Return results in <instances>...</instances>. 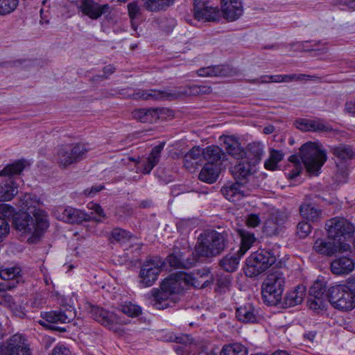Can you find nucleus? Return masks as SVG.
<instances>
[{"instance_id": "3c124183", "label": "nucleus", "mask_w": 355, "mask_h": 355, "mask_svg": "<svg viewBox=\"0 0 355 355\" xmlns=\"http://www.w3.org/2000/svg\"><path fill=\"white\" fill-rule=\"evenodd\" d=\"M327 286L322 281H315L309 290V297H326Z\"/></svg>"}, {"instance_id": "e433bc0d", "label": "nucleus", "mask_w": 355, "mask_h": 355, "mask_svg": "<svg viewBox=\"0 0 355 355\" xmlns=\"http://www.w3.org/2000/svg\"><path fill=\"white\" fill-rule=\"evenodd\" d=\"M172 293H169L168 291H165L161 288L160 290L153 288L150 291V295L153 297V306L157 309L167 308L169 305L168 301Z\"/></svg>"}, {"instance_id": "c85d7f7f", "label": "nucleus", "mask_w": 355, "mask_h": 355, "mask_svg": "<svg viewBox=\"0 0 355 355\" xmlns=\"http://www.w3.org/2000/svg\"><path fill=\"white\" fill-rule=\"evenodd\" d=\"M225 158L223 149L218 146L211 145L204 148V160L206 164H221Z\"/></svg>"}, {"instance_id": "f704fd0d", "label": "nucleus", "mask_w": 355, "mask_h": 355, "mask_svg": "<svg viewBox=\"0 0 355 355\" xmlns=\"http://www.w3.org/2000/svg\"><path fill=\"white\" fill-rule=\"evenodd\" d=\"M21 268L17 266L6 267L1 268L0 270V277L2 279L6 281L12 280V282L9 285H6V289H11L16 286L19 283V279L21 277Z\"/></svg>"}, {"instance_id": "72a5a7b5", "label": "nucleus", "mask_w": 355, "mask_h": 355, "mask_svg": "<svg viewBox=\"0 0 355 355\" xmlns=\"http://www.w3.org/2000/svg\"><path fill=\"white\" fill-rule=\"evenodd\" d=\"M300 212L304 218L313 223L319 222L322 218V210L311 202L302 204Z\"/></svg>"}, {"instance_id": "473e14b6", "label": "nucleus", "mask_w": 355, "mask_h": 355, "mask_svg": "<svg viewBox=\"0 0 355 355\" xmlns=\"http://www.w3.org/2000/svg\"><path fill=\"white\" fill-rule=\"evenodd\" d=\"M41 202L37 197L32 193H26L20 199L19 207L21 211H27L29 214L35 215V211L42 210L40 208Z\"/></svg>"}, {"instance_id": "393cba45", "label": "nucleus", "mask_w": 355, "mask_h": 355, "mask_svg": "<svg viewBox=\"0 0 355 355\" xmlns=\"http://www.w3.org/2000/svg\"><path fill=\"white\" fill-rule=\"evenodd\" d=\"M159 108H139L132 112V118L142 123H154L159 117Z\"/></svg>"}, {"instance_id": "39448f33", "label": "nucleus", "mask_w": 355, "mask_h": 355, "mask_svg": "<svg viewBox=\"0 0 355 355\" xmlns=\"http://www.w3.org/2000/svg\"><path fill=\"white\" fill-rule=\"evenodd\" d=\"M164 146V143L155 146L146 158L141 159L139 157L135 158L128 156L123 158L121 162L123 164L126 165L130 170H135L137 173L149 174L153 168L159 163Z\"/></svg>"}, {"instance_id": "864d4df0", "label": "nucleus", "mask_w": 355, "mask_h": 355, "mask_svg": "<svg viewBox=\"0 0 355 355\" xmlns=\"http://www.w3.org/2000/svg\"><path fill=\"white\" fill-rule=\"evenodd\" d=\"M19 5V0H0V16L14 12Z\"/></svg>"}, {"instance_id": "cd10ccee", "label": "nucleus", "mask_w": 355, "mask_h": 355, "mask_svg": "<svg viewBox=\"0 0 355 355\" xmlns=\"http://www.w3.org/2000/svg\"><path fill=\"white\" fill-rule=\"evenodd\" d=\"M354 269V261L349 257H342L336 259L331 263V270L336 275L349 274Z\"/></svg>"}, {"instance_id": "c756f323", "label": "nucleus", "mask_w": 355, "mask_h": 355, "mask_svg": "<svg viewBox=\"0 0 355 355\" xmlns=\"http://www.w3.org/2000/svg\"><path fill=\"white\" fill-rule=\"evenodd\" d=\"M241 184L238 182L227 184L222 187L221 193L228 200L239 202L245 196Z\"/></svg>"}, {"instance_id": "de8ad7c7", "label": "nucleus", "mask_w": 355, "mask_h": 355, "mask_svg": "<svg viewBox=\"0 0 355 355\" xmlns=\"http://www.w3.org/2000/svg\"><path fill=\"white\" fill-rule=\"evenodd\" d=\"M241 246L238 251V254H241V256H243L246 252L251 248L252 244L254 243L256 239L254 234L245 232H241Z\"/></svg>"}, {"instance_id": "603ef678", "label": "nucleus", "mask_w": 355, "mask_h": 355, "mask_svg": "<svg viewBox=\"0 0 355 355\" xmlns=\"http://www.w3.org/2000/svg\"><path fill=\"white\" fill-rule=\"evenodd\" d=\"M132 235L129 232L121 228H115L112 231L111 238L114 241L121 245L129 242Z\"/></svg>"}, {"instance_id": "0eeeda50", "label": "nucleus", "mask_w": 355, "mask_h": 355, "mask_svg": "<svg viewBox=\"0 0 355 355\" xmlns=\"http://www.w3.org/2000/svg\"><path fill=\"white\" fill-rule=\"evenodd\" d=\"M90 149L89 145L85 143L60 146L57 150L56 162L60 167L67 168L85 158Z\"/></svg>"}, {"instance_id": "ddd939ff", "label": "nucleus", "mask_w": 355, "mask_h": 355, "mask_svg": "<svg viewBox=\"0 0 355 355\" xmlns=\"http://www.w3.org/2000/svg\"><path fill=\"white\" fill-rule=\"evenodd\" d=\"M43 320L39 322L43 326H46L45 322H48L49 328L53 330L59 331H64V328L58 327V324H65L71 322L75 316L76 313L73 308L60 309L58 311H51L49 312H44L41 313Z\"/></svg>"}, {"instance_id": "4c0bfd02", "label": "nucleus", "mask_w": 355, "mask_h": 355, "mask_svg": "<svg viewBox=\"0 0 355 355\" xmlns=\"http://www.w3.org/2000/svg\"><path fill=\"white\" fill-rule=\"evenodd\" d=\"M306 288L302 285H298L293 290L288 291L285 297L284 303L287 306H294L302 303Z\"/></svg>"}, {"instance_id": "ea45409f", "label": "nucleus", "mask_w": 355, "mask_h": 355, "mask_svg": "<svg viewBox=\"0 0 355 355\" xmlns=\"http://www.w3.org/2000/svg\"><path fill=\"white\" fill-rule=\"evenodd\" d=\"M196 279V285L198 287L205 288L213 284L214 278L213 275L211 274L210 270L207 268H204L198 270L193 275L190 274Z\"/></svg>"}, {"instance_id": "423d86ee", "label": "nucleus", "mask_w": 355, "mask_h": 355, "mask_svg": "<svg viewBox=\"0 0 355 355\" xmlns=\"http://www.w3.org/2000/svg\"><path fill=\"white\" fill-rule=\"evenodd\" d=\"M300 157L311 173H317L327 161L325 151L313 142H307L301 146Z\"/></svg>"}, {"instance_id": "a18cd8bd", "label": "nucleus", "mask_w": 355, "mask_h": 355, "mask_svg": "<svg viewBox=\"0 0 355 355\" xmlns=\"http://www.w3.org/2000/svg\"><path fill=\"white\" fill-rule=\"evenodd\" d=\"M220 355H248V349L243 345L235 343L224 345Z\"/></svg>"}, {"instance_id": "bf43d9fd", "label": "nucleus", "mask_w": 355, "mask_h": 355, "mask_svg": "<svg viewBox=\"0 0 355 355\" xmlns=\"http://www.w3.org/2000/svg\"><path fill=\"white\" fill-rule=\"evenodd\" d=\"M207 347V343L205 340H197L189 343V349L196 354L205 352Z\"/></svg>"}, {"instance_id": "20e7f679", "label": "nucleus", "mask_w": 355, "mask_h": 355, "mask_svg": "<svg viewBox=\"0 0 355 355\" xmlns=\"http://www.w3.org/2000/svg\"><path fill=\"white\" fill-rule=\"evenodd\" d=\"M285 277L279 271L270 273L261 286V295L263 302L270 306L277 305L282 300L284 290Z\"/></svg>"}, {"instance_id": "5fc2aeb1", "label": "nucleus", "mask_w": 355, "mask_h": 355, "mask_svg": "<svg viewBox=\"0 0 355 355\" xmlns=\"http://www.w3.org/2000/svg\"><path fill=\"white\" fill-rule=\"evenodd\" d=\"M162 93L156 90H142L132 94L135 99H159L162 97Z\"/></svg>"}, {"instance_id": "4be33fe9", "label": "nucleus", "mask_w": 355, "mask_h": 355, "mask_svg": "<svg viewBox=\"0 0 355 355\" xmlns=\"http://www.w3.org/2000/svg\"><path fill=\"white\" fill-rule=\"evenodd\" d=\"M284 221L283 214L279 211L274 212L265 222L263 231L268 236H276L281 231Z\"/></svg>"}, {"instance_id": "338daca9", "label": "nucleus", "mask_w": 355, "mask_h": 355, "mask_svg": "<svg viewBox=\"0 0 355 355\" xmlns=\"http://www.w3.org/2000/svg\"><path fill=\"white\" fill-rule=\"evenodd\" d=\"M261 218L257 214H250L246 218V225L250 227H256L261 224Z\"/></svg>"}, {"instance_id": "052dcab7", "label": "nucleus", "mask_w": 355, "mask_h": 355, "mask_svg": "<svg viewBox=\"0 0 355 355\" xmlns=\"http://www.w3.org/2000/svg\"><path fill=\"white\" fill-rule=\"evenodd\" d=\"M254 83H282V74L277 75H264L261 76L259 78L254 79L252 80Z\"/></svg>"}, {"instance_id": "9b49d317", "label": "nucleus", "mask_w": 355, "mask_h": 355, "mask_svg": "<svg viewBox=\"0 0 355 355\" xmlns=\"http://www.w3.org/2000/svg\"><path fill=\"white\" fill-rule=\"evenodd\" d=\"M191 246L186 239H182L176 242L174 245L173 252L170 254L166 259L165 264L167 263L170 267L173 268H191L196 260H190L185 258L186 254L190 252Z\"/></svg>"}, {"instance_id": "1a4fd4ad", "label": "nucleus", "mask_w": 355, "mask_h": 355, "mask_svg": "<svg viewBox=\"0 0 355 355\" xmlns=\"http://www.w3.org/2000/svg\"><path fill=\"white\" fill-rule=\"evenodd\" d=\"M164 266L165 262L160 257L155 256L147 259L139 271V286L141 288L152 286L157 280Z\"/></svg>"}, {"instance_id": "6e6d98bb", "label": "nucleus", "mask_w": 355, "mask_h": 355, "mask_svg": "<svg viewBox=\"0 0 355 355\" xmlns=\"http://www.w3.org/2000/svg\"><path fill=\"white\" fill-rule=\"evenodd\" d=\"M231 284V276L229 275L218 274L216 277V291L224 293L229 289Z\"/></svg>"}, {"instance_id": "2eb2a0df", "label": "nucleus", "mask_w": 355, "mask_h": 355, "mask_svg": "<svg viewBox=\"0 0 355 355\" xmlns=\"http://www.w3.org/2000/svg\"><path fill=\"white\" fill-rule=\"evenodd\" d=\"M325 227L328 236L340 242L341 238L351 236L354 232V226L346 218L334 217L327 220Z\"/></svg>"}, {"instance_id": "e2e57ef3", "label": "nucleus", "mask_w": 355, "mask_h": 355, "mask_svg": "<svg viewBox=\"0 0 355 355\" xmlns=\"http://www.w3.org/2000/svg\"><path fill=\"white\" fill-rule=\"evenodd\" d=\"M311 232L310 224L305 221H301L297 227V234L300 238L306 237Z\"/></svg>"}, {"instance_id": "5701e85b", "label": "nucleus", "mask_w": 355, "mask_h": 355, "mask_svg": "<svg viewBox=\"0 0 355 355\" xmlns=\"http://www.w3.org/2000/svg\"><path fill=\"white\" fill-rule=\"evenodd\" d=\"M254 166L248 161L240 162L230 169L232 175L236 182L244 184L248 178L250 177L254 172Z\"/></svg>"}, {"instance_id": "aec40b11", "label": "nucleus", "mask_w": 355, "mask_h": 355, "mask_svg": "<svg viewBox=\"0 0 355 355\" xmlns=\"http://www.w3.org/2000/svg\"><path fill=\"white\" fill-rule=\"evenodd\" d=\"M221 12L227 21H234L241 17L243 12L240 0H221Z\"/></svg>"}, {"instance_id": "a19ab883", "label": "nucleus", "mask_w": 355, "mask_h": 355, "mask_svg": "<svg viewBox=\"0 0 355 355\" xmlns=\"http://www.w3.org/2000/svg\"><path fill=\"white\" fill-rule=\"evenodd\" d=\"M175 0H144V6L148 11L158 12L164 11L172 6Z\"/></svg>"}, {"instance_id": "b1692460", "label": "nucleus", "mask_w": 355, "mask_h": 355, "mask_svg": "<svg viewBox=\"0 0 355 355\" xmlns=\"http://www.w3.org/2000/svg\"><path fill=\"white\" fill-rule=\"evenodd\" d=\"M332 152L337 158V161L336 162V166L340 168L342 172L345 173L347 162L351 160L354 156L353 149L348 146L340 145L334 147Z\"/></svg>"}, {"instance_id": "c03bdc74", "label": "nucleus", "mask_w": 355, "mask_h": 355, "mask_svg": "<svg viewBox=\"0 0 355 355\" xmlns=\"http://www.w3.org/2000/svg\"><path fill=\"white\" fill-rule=\"evenodd\" d=\"M228 71V67L225 66H213L201 68L198 71L200 76H224Z\"/></svg>"}, {"instance_id": "bb28decb", "label": "nucleus", "mask_w": 355, "mask_h": 355, "mask_svg": "<svg viewBox=\"0 0 355 355\" xmlns=\"http://www.w3.org/2000/svg\"><path fill=\"white\" fill-rule=\"evenodd\" d=\"M236 316L243 322L254 323L257 321L258 311L252 304L247 303L236 309Z\"/></svg>"}, {"instance_id": "f8f14e48", "label": "nucleus", "mask_w": 355, "mask_h": 355, "mask_svg": "<svg viewBox=\"0 0 355 355\" xmlns=\"http://www.w3.org/2000/svg\"><path fill=\"white\" fill-rule=\"evenodd\" d=\"M91 313L95 320L116 333H120L122 331L121 327L128 323L117 313L108 311L98 306L92 307Z\"/></svg>"}, {"instance_id": "0e129e2a", "label": "nucleus", "mask_w": 355, "mask_h": 355, "mask_svg": "<svg viewBox=\"0 0 355 355\" xmlns=\"http://www.w3.org/2000/svg\"><path fill=\"white\" fill-rule=\"evenodd\" d=\"M4 290H7L6 286L5 288L0 292V304L12 309L15 306V302L12 297L10 294L6 293Z\"/></svg>"}, {"instance_id": "6ab92c4d", "label": "nucleus", "mask_w": 355, "mask_h": 355, "mask_svg": "<svg viewBox=\"0 0 355 355\" xmlns=\"http://www.w3.org/2000/svg\"><path fill=\"white\" fill-rule=\"evenodd\" d=\"M55 215L58 219L69 223H80L91 219L90 214L72 207H60Z\"/></svg>"}, {"instance_id": "37998d69", "label": "nucleus", "mask_w": 355, "mask_h": 355, "mask_svg": "<svg viewBox=\"0 0 355 355\" xmlns=\"http://www.w3.org/2000/svg\"><path fill=\"white\" fill-rule=\"evenodd\" d=\"M263 148L260 143L253 142L248 146V158L253 165L258 164L263 155Z\"/></svg>"}, {"instance_id": "680f3d73", "label": "nucleus", "mask_w": 355, "mask_h": 355, "mask_svg": "<svg viewBox=\"0 0 355 355\" xmlns=\"http://www.w3.org/2000/svg\"><path fill=\"white\" fill-rule=\"evenodd\" d=\"M178 230L181 233L190 232L193 226V222L190 219H180L176 223Z\"/></svg>"}, {"instance_id": "dca6fc26", "label": "nucleus", "mask_w": 355, "mask_h": 355, "mask_svg": "<svg viewBox=\"0 0 355 355\" xmlns=\"http://www.w3.org/2000/svg\"><path fill=\"white\" fill-rule=\"evenodd\" d=\"M0 355H31V350L25 336L16 334L0 346Z\"/></svg>"}, {"instance_id": "58836bf2", "label": "nucleus", "mask_w": 355, "mask_h": 355, "mask_svg": "<svg viewBox=\"0 0 355 355\" xmlns=\"http://www.w3.org/2000/svg\"><path fill=\"white\" fill-rule=\"evenodd\" d=\"M242 256L241 254H228L223 257L219 262V265L222 269L228 272H234L239 264L240 259Z\"/></svg>"}, {"instance_id": "79ce46f5", "label": "nucleus", "mask_w": 355, "mask_h": 355, "mask_svg": "<svg viewBox=\"0 0 355 355\" xmlns=\"http://www.w3.org/2000/svg\"><path fill=\"white\" fill-rule=\"evenodd\" d=\"M329 302L326 297L315 298L309 297L307 305L315 314L322 315L327 311Z\"/></svg>"}, {"instance_id": "9d476101", "label": "nucleus", "mask_w": 355, "mask_h": 355, "mask_svg": "<svg viewBox=\"0 0 355 355\" xmlns=\"http://www.w3.org/2000/svg\"><path fill=\"white\" fill-rule=\"evenodd\" d=\"M327 296L329 303L338 310L348 311L355 308V297L345 285L331 286Z\"/></svg>"}, {"instance_id": "4468645a", "label": "nucleus", "mask_w": 355, "mask_h": 355, "mask_svg": "<svg viewBox=\"0 0 355 355\" xmlns=\"http://www.w3.org/2000/svg\"><path fill=\"white\" fill-rule=\"evenodd\" d=\"M198 287L196 279L190 274L178 272L171 274L166 278L161 284L160 288L165 291H168L172 294L179 293L188 286Z\"/></svg>"}, {"instance_id": "a211bd4d", "label": "nucleus", "mask_w": 355, "mask_h": 355, "mask_svg": "<svg viewBox=\"0 0 355 355\" xmlns=\"http://www.w3.org/2000/svg\"><path fill=\"white\" fill-rule=\"evenodd\" d=\"M314 250L326 256H331L337 252H345L350 249L348 243L336 241V240L318 239L313 245Z\"/></svg>"}, {"instance_id": "09e8293b", "label": "nucleus", "mask_w": 355, "mask_h": 355, "mask_svg": "<svg viewBox=\"0 0 355 355\" xmlns=\"http://www.w3.org/2000/svg\"><path fill=\"white\" fill-rule=\"evenodd\" d=\"M87 208L92 211L90 220L101 223L106 218V214L99 204L90 202L87 204Z\"/></svg>"}, {"instance_id": "f257e3e1", "label": "nucleus", "mask_w": 355, "mask_h": 355, "mask_svg": "<svg viewBox=\"0 0 355 355\" xmlns=\"http://www.w3.org/2000/svg\"><path fill=\"white\" fill-rule=\"evenodd\" d=\"M13 225L22 233L40 237L49 227L48 214L44 210L35 211L33 216L27 211H20L15 214Z\"/></svg>"}, {"instance_id": "69168bd1", "label": "nucleus", "mask_w": 355, "mask_h": 355, "mask_svg": "<svg viewBox=\"0 0 355 355\" xmlns=\"http://www.w3.org/2000/svg\"><path fill=\"white\" fill-rule=\"evenodd\" d=\"M312 44L307 51H319L320 54H324L327 52L328 48L326 43H322L320 41H313Z\"/></svg>"}, {"instance_id": "f3484780", "label": "nucleus", "mask_w": 355, "mask_h": 355, "mask_svg": "<svg viewBox=\"0 0 355 355\" xmlns=\"http://www.w3.org/2000/svg\"><path fill=\"white\" fill-rule=\"evenodd\" d=\"M194 17L198 20L218 21L220 19V11L212 7L204 0H193Z\"/></svg>"}, {"instance_id": "13d9d810", "label": "nucleus", "mask_w": 355, "mask_h": 355, "mask_svg": "<svg viewBox=\"0 0 355 355\" xmlns=\"http://www.w3.org/2000/svg\"><path fill=\"white\" fill-rule=\"evenodd\" d=\"M318 77L306 74H282V83H290L291 81H299L304 79L316 80Z\"/></svg>"}, {"instance_id": "774afa93", "label": "nucleus", "mask_w": 355, "mask_h": 355, "mask_svg": "<svg viewBox=\"0 0 355 355\" xmlns=\"http://www.w3.org/2000/svg\"><path fill=\"white\" fill-rule=\"evenodd\" d=\"M14 208L7 204L0 205V214L3 216V218L14 217Z\"/></svg>"}, {"instance_id": "49530a36", "label": "nucleus", "mask_w": 355, "mask_h": 355, "mask_svg": "<svg viewBox=\"0 0 355 355\" xmlns=\"http://www.w3.org/2000/svg\"><path fill=\"white\" fill-rule=\"evenodd\" d=\"M269 153V157L265 161L264 167L267 170L275 171L278 163L283 159L284 154L282 151L275 149H271Z\"/></svg>"}, {"instance_id": "2f4dec72", "label": "nucleus", "mask_w": 355, "mask_h": 355, "mask_svg": "<svg viewBox=\"0 0 355 355\" xmlns=\"http://www.w3.org/2000/svg\"><path fill=\"white\" fill-rule=\"evenodd\" d=\"M221 171V166L218 164H205L201 169L198 178L205 182L212 184L215 182Z\"/></svg>"}, {"instance_id": "7c9ffc66", "label": "nucleus", "mask_w": 355, "mask_h": 355, "mask_svg": "<svg viewBox=\"0 0 355 355\" xmlns=\"http://www.w3.org/2000/svg\"><path fill=\"white\" fill-rule=\"evenodd\" d=\"M225 149L232 157L240 159L247 156V151L241 146L239 141L232 137H226L224 140Z\"/></svg>"}, {"instance_id": "8fccbe9b", "label": "nucleus", "mask_w": 355, "mask_h": 355, "mask_svg": "<svg viewBox=\"0 0 355 355\" xmlns=\"http://www.w3.org/2000/svg\"><path fill=\"white\" fill-rule=\"evenodd\" d=\"M127 8L132 28L135 31H137V25L135 22V19H137L141 15V9L137 1L129 3Z\"/></svg>"}, {"instance_id": "f03ea898", "label": "nucleus", "mask_w": 355, "mask_h": 355, "mask_svg": "<svg viewBox=\"0 0 355 355\" xmlns=\"http://www.w3.org/2000/svg\"><path fill=\"white\" fill-rule=\"evenodd\" d=\"M25 168V162L18 160L8 164L0 171V201L11 200L18 193V180L15 176L20 175Z\"/></svg>"}, {"instance_id": "7ed1b4c3", "label": "nucleus", "mask_w": 355, "mask_h": 355, "mask_svg": "<svg viewBox=\"0 0 355 355\" xmlns=\"http://www.w3.org/2000/svg\"><path fill=\"white\" fill-rule=\"evenodd\" d=\"M230 236L231 234L227 231H211L205 234L201 242L196 247V252L199 257H216L227 247Z\"/></svg>"}, {"instance_id": "4d7b16f0", "label": "nucleus", "mask_w": 355, "mask_h": 355, "mask_svg": "<svg viewBox=\"0 0 355 355\" xmlns=\"http://www.w3.org/2000/svg\"><path fill=\"white\" fill-rule=\"evenodd\" d=\"M119 310L130 317H137L141 313V309L138 305L131 302H125L120 306Z\"/></svg>"}, {"instance_id": "6e6552de", "label": "nucleus", "mask_w": 355, "mask_h": 355, "mask_svg": "<svg viewBox=\"0 0 355 355\" xmlns=\"http://www.w3.org/2000/svg\"><path fill=\"white\" fill-rule=\"evenodd\" d=\"M276 261L275 255L270 251L259 250L253 252L246 259L245 273L249 277H256L266 271Z\"/></svg>"}, {"instance_id": "c9c22d12", "label": "nucleus", "mask_w": 355, "mask_h": 355, "mask_svg": "<svg viewBox=\"0 0 355 355\" xmlns=\"http://www.w3.org/2000/svg\"><path fill=\"white\" fill-rule=\"evenodd\" d=\"M202 158L204 159V148L194 146L184 155V165L189 170L196 168L198 163L202 161Z\"/></svg>"}, {"instance_id": "a878e982", "label": "nucleus", "mask_w": 355, "mask_h": 355, "mask_svg": "<svg viewBox=\"0 0 355 355\" xmlns=\"http://www.w3.org/2000/svg\"><path fill=\"white\" fill-rule=\"evenodd\" d=\"M296 127L303 131L329 132L331 127L320 120L300 119L296 121Z\"/></svg>"}, {"instance_id": "412c9836", "label": "nucleus", "mask_w": 355, "mask_h": 355, "mask_svg": "<svg viewBox=\"0 0 355 355\" xmlns=\"http://www.w3.org/2000/svg\"><path fill=\"white\" fill-rule=\"evenodd\" d=\"M78 8L84 15L92 19H97L108 10L109 6L99 4L93 0H80Z\"/></svg>"}]
</instances>
